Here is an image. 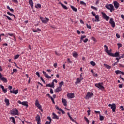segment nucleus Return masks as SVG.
<instances>
[{"label":"nucleus","mask_w":124,"mask_h":124,"mask_svg":"<svg viewBox=\"0 0 124 124\" xmlns=\"http://www.w3.org/2000/svg\"><path fill=\"white\" fill-rule=\"evenodd\" d=\"M36 8H41V5L40 4H37V5L35 6Z\"/></svg>","instance_id":"nucleus-34"},{"label":"nucleus","mask_w":124,"mask_h":124,"mask_svg":"<svg viewBox=\"0 0 124 124\" xmlns=\"http://www.w3.org/2000/svg\"><path fill=\"white\" fill-rule=\"evenodd\" d=\"M116 37H117L118 38H120V34L117 33L116 34Z\"/></svg>","instance_id":"nucleus-63"},{"label":"nucleus","mask_w":124,"mask_h":124,"mask_svg":"<svg viewBox=\"0 0 124 124\" xmlns=\"http://www.w3.org/2000/svg\"><path fill=\"white\" fill-rule=\"evenodd\" d=\"M36 121L37 122H38L39 121H41V119H40V116H39V115H37V116L36 117Z\"/></svg>","instance_id":"nucleus-25"},{"label":"nucleus","mask_w":124,"mask_h":124,"mask_svg":"<svg viewBox=\"0 0 124 124\" xmlns=\"http://www.w3.org/2000/svg\"><path fill=\"white\" fill-rule=\"evenodd\" d=\"M62 7L63 8H64V9H66V10H67L68 9V8H67V7H66V6L62 4Z\"/></svg>","instance_id":"nucleus-43"},{"label":"nucleus","mask_w":124,"mask_h":124,"mask_svg":"<svg viewBox=\"0 0 124 124\" xmlns=\"http://www.w3.org/2000/svg\"><path fill=\"white\" fill-rule=\"evenodd\" d=\"M102 85H103V83H99L95 84V87L98 88V89H100V90H103L104 89V87H103Z\"/></svg>","instance_id":"nucleus-5"},{"label":"nucleus","mask_w":124,"mask_h":124,"mask_svg":"<svg viewBox=\"0 0 124 124\" xmlns=\"http://www.w3.org/2000/svg\"><path fill=\"white\" fill-rule=\"evenodd\" d=\"M52 116L53 119H56L57 120H59V117L57 116V115L55 114V113H52Z\"/></svg>","instance_id":"nucleus-20"},{"label":"nucleus","mask_w":124,"mask_h":124,"mask_svg":"<svg viewBox=\"0 0 124 124\" xmlns=\"http://www.w3.org/2000/svg\"><path fill=\"white\" fill-rule=\"evenodd\" d=\"M62 103H63L64 106H67V101L65 99H62Z\"/></svg>","instance_id":"nucleus-19"},{"label":"nucleus","mask_w":124,"mask_h":124,"mask_svg":"<svg viewBox=\"0 0 124 124\" xmlns=\"http://www.w3.org/2000/svg\"><path fill=\"white\" fill-rule=\"evenodd\" d=\"M62 81H61L59 83V87L56 88L55 90V93H59L60 91H62Z\"/></svg>","instance_id":"nucleus-4"},{"label":"nucleus","mask_w":124,"mask_h":124,"mask_svg":"<svg viewBox=\"0 0 124 124\" xmlns=\"http://www.w3.org/2000/svg\"><path fill=\"white\" fill-rule=\"evenodd\" d=\"M8 35H10V36H14V35L13 34H11V33H8Z\"/></svg>","instance_id":"nucleus-62"},{"label":"nucleus","mask_w":124,"mask_h":124,"mask_svg":"<svg viewBox=\"0 0 124 124\" xmlns=\"http://www.w3.org/2000/svg\"><path fill=\"white\" fill-rule=\"evenodd\" d=\"M51 124V122H49V121H46L45 123V124Z\"/></svg>","instance_id":"nucleus-58"},{"label":"nucleus","mask_w":124,"mask_h":124,"mask_svg":"<svg viewBox=\"0 0 124 124\" xmlns=\"http://www.w3.org/2000/svg\"><path fill=\"white\" fill-rule=\"evenodd\" d=\"M109 24H110L111 27H112V28H115V27H116V24L115 23V21H114V19L111 18L110 19L109 21Z\"/></svg>","instance_id":"nucleus-11"},{"label":"nucleus","mask_w":124,"mask_h":124,"mask_svg":"<svg viewBox=\"0 0 124 124\" xmlns=\"http://www.w3.org/2000/svg\"><path fill=\"white\" fill-rule=\"evenodd\" d=\"M82 79L81 78H77V81L76 82V84H79V83H80L81 82V81H82Z\"/></svg>","instance_id":"nucleus-28"},{"label":"nucleus","mask_w":124,"mask_h":124,"mask_svg":"<svg viewBox=\"0 0 124 124\" xmlns=\"http://www.w3.org/2000/svg\"><path fill=\"white\" fill-rule=\"evenodd\" d=\"M102 14L103 15V19H105V20H106V21H109V20L110 19V17L107 16V15H106V14H105L103 12H102Z\"/></svg>","instance_id":"nucleus-9"},{"label":"nucleus","mask_w":124,"mask_h":124,"mask_svg":"<svg viewBox=\"0 0 124 124\" xmlns=\"http://www.w3.org/2000/svg\"><path fill=\"white\" fill-rule=\"evenodd\" d=\"M111 57H120V53L119 52H116L114 54L112 53Z\"/></svg>","instance_id":"nucleus-21"},{"label":"nucleus","mask_w":124,"mask_h":124,"mask_svg":"<svg viewBox=\"0 0 124 124\" xmlns=\"http://www.w3.org/2000/svg\"><path fill=\"white\" fill-rule=\"evenodd\" d=\"M73 56L74 57V58H77V57H78V53L76 52H73Z\"/></svg>","instance_id":"nucleus-26"},{"label":"nucleus","mask_w":124,"mask_h":124,"mask_svg":"<svg viewBox=\"0 0 124 124\" xmlns=\"http://www.w3.org/2000/svg\"><path fill=\"white\" fill-rule=\"evenodd\" d=\"M8 89H9V90H12V86L9 85L8 86Z\"/></svg>","instance_id":"nucleus-59"},{"label":"nucleus","mask_w":124,"mask_h":124,"mask_svg":"<svg viewBox=\"0 0 124 124\" xmlns=\"http://www.w3.org/2000/svg\"><path fill=\"white\" fill-rule=\"evenodd\" d=\"M91 72H92V73H93V75L94 76V74L95 73H94V72L93 71V70H91Z\"/></svg>","instance_id":"nucleus-57"},{"label":"nucleus","mask_w":124,"mask_h":124,"mask_svg":"<svg viewBox=\"0 0 124 124\" xmlns=\"http://www.w3.org/2000/svg\"><path fill=\"white\" fill-rule=\"evenodd\" d=\"M86 35H82L81 36V40H83V39H84V38H86Z\"/></svg>","instance_id":"nucleus-42"},{"label":"nucleus","mask_w":124,"mask_h":124,"mask_svg":"<svg viewBox=\"0 0 124 124\" xmlns=\"http://www.w3.org/2000/svg\"><path fill=\"white\" fill-rule=\"evenodd\" d=\"M43 73L45 76V77H46V78H47V79L51 78V76L48 75L47 73H46L44 71H43Z\"/></svg>","instance_id":"nucleus-14"},{"label":"nucleus","mask_w":124,"mask_h":124,"mask_svg":"<svg viewBox=\"0 0 124 124\" xmlns=\"http://www.w3.org/2000/svg\"><path fill=\"white\" fill-rule=\"evenodd\" d=\"M84 120L86 121V123H87L88 124H90V120H88L87 117H85Z\"/></svg>","instance_id":"nucleus-33"},{"label":"nucleus","mask_w":124,"mask_h":124,"mask_svg":"<svg viewBox=\"0 0 124 124\" xmlns=\"http://www.w3.org/2000/svg\"><path fill=\"white\" fill-rule=\"evenodd\" d=\"M3 16L4 17H6V18L8 19V20H9V21H12V19H11V18H10L9 16H6V15L4 14Z\"/></svg>","instance_id":"nucleus-29"},{"label":"nucleus","mask_w":124,"mask_h":124,"mask_svg":"<svg viewBox=\"0 0 124 124\" xmlns=\"http://www.w3.org/2000/svg\"><path fill=\"white\" fill-rule=\"evenodd\" d=\"M50 92L51 94H53V93H54V92L53 91L52 89H50Z\"/></svg>","instance_id":"nucleus-53"},{"label":"nucleus","mask_w":124,"mask_h":124,"mask_svg":"<svg viewBox=\"0 0 124 124\" xmlns=\"http://www.w3.org/2000/svg\"><path fill=\"white\" fill-rule=\"evenodd\" d=\"M11 114L12 115H14V116H16L18 115V111L17 108H14L12 111H11Z\"/></svg>","instance_id":"nucleus-3"},{"label":"nucleus","mask_w":124,"mask_h":124,"mask_svg":"<svg viewBox=\"0 0 124 124\" xmlns=\"http://www.w3.org/2000/svg\"><path fill=\"white\" fill-rule=\"evenodd\" d=\"M47 119L49 120V121H50L49 122H50V123H51V122H52V118H51V117L48 116Z\"/></svg>","instance_id":"nucleus-45"},{"label":"nucleus","mask_w":124,"mask_h":124,"mask_svg":"<svg viewBox=\"0 0 124 124\" xmlns=\"http://www.w3.org/2000/svg\"><path fill=\"white\" fill-rule=\"evenodd\" d=\"M109 107H111V109H112V112L113 113H115L116 112V108H117V107L116 106V104H109L108 105Z\"/></svg>","instance_id":"nucleus-2"},{"label":"nucleus","mask_w":124,"mask_h":124,"mask_svg":"<svg viewBox=\"0 0 124 124\" xmlns=\"http://www.w3.org/2000/svg\"><path fill=\"white\" fill-rule=\"evenodd\" d=\"M104 47L105 48H106L105 49V52L107 53L108 55H109V56H111L112 57V56H113V53L110 52V51L108 50V47L107 46H106V45H105Z\"/></svg>","instance_id":"nucleus-8"},{"label":"nucleus","mask_w":124,"mask_h":124,"mask_svg":"<svg viewBox=\"0 0 124 124\" xmlns=\"http://www.w3.org/2000/svg\"><path fill=\"white\" fill-rule=\"evenodd\" d=\"M19 57H20V55H17L15 57V59H18V58H19Z\"/></svg>","instance_id":"nucleus-55"},{"label":"nucleus","mask_w":124,"mask_h":124,"mask_svg":"<svg viewBox=\"0 0 124 124\" xmlns=\"http://www.w3.org/2000/svg\"><path fill=\"white\" fill-rule=\"evenodd\" d=\"M3 92L4 93H6V92H7V89H5L4 88L2 89Z\"/></svg>","instance_id":"nucleus-47"},{"label":"nucleus","mask_w":124,"mask_h":124,"mask_svg":"<svg viewBox=\"0 0 124 124\" xmlns=\"http://www.w3.org/2000/svg\"><path fill=\"white\" fill-rule=\"evenodd\" d=\"M121 72H122V71H121L118 70L115 71V73H116V74H120L121 73Z\"/></svg>","instance_id":"nucleus-37"},{"label":"nucleus","mask_w":124,"mask_h":124,"mask_svg":"<svg viewBox=\"0 0 124 124\" xmlns=\"http://www.w3.org/2000/svg\"><path fill=\"white\" fill-rule=\"evenodd\" d=\"M67 96L68 97V98H74V93H68V94H67Z\"/></svg>","instance_id":"nucleus-15"},{"label":"nucleus","mask_w":124,"mask_h":124,"mask_svg":"<svg viewBox=\"0 0 124 124\" xmlns=\"http://www.w3.org/2000/svg\"><path fill=\"white\" fill-rule=\"evenodd\" d=\"M0 79L1 81L4 82V83H7V79L4 78L1 74V73L0 72Z\"/></svg>","instance_id":"nucleus-7"},{"label":"nucleus","mask_w":124,"mask_h":124,"mask_svg":"<svg viewBox=\"0 0 124 124\" xmlns=\"http://www.w3.org/2000/svg\"><path fill=\"white\" fill-rule=\"evenodd\" d=\"M35 105H36V107L38 108V109L40 108L41 107V105L39 104V102L38 101V100H36L35 101Z\"/></svg>","instance_id":"nucleus-12"},{"label":"nucleus","mask_w":124,"mask_h":124,"mask_svg":"<svg viewBox=\"0 0 124 124\" xmlns=\"http://www.w3.org/2000/svg\"><path fill=\"white\" fill-rule=\"evenodd\" d=\"M29 3L31 7V8H33V2L32 1V0H29Z\"/></svg>","instance_id":"nucleus-16"},{"label":"nucleus","mask_w":124,"mask_h":124,"mask_svg":"<svg viewBox=\"0 0 124 124\" xmlns=\"http://www.w3.org/2000/svg\"><path fill=\"white\" fill-rule=\"evenodd\" d=\"M104 120V117L100 115V121H103Z\"/></svg>","instance_id":"nucleus-35"},{"label":"nucleus","mask_w":124,"mask_h":124,"mask_svg":"<svg viewBox=\"0 0 124 124\" xmlns=\"http://www.w3.org/2000/svg\"><path fill=\"white\" fill-rule=\"evenodd\" d=\"M51 86H52V88H55V83L53 81L51 83Z\"/></svg>","instance_id":"nucleus-54"},{"label":"nucleus","mask_w":124,"mask_h":124,"mask_svg":"<svg viewBox=\"0 0 124 124\" xmlns=\"http://www.w3.org/2000/svg\"><path fill=\"white\" fill-rule=\"evenodd\" d=\"M7 13L8 14V15H10V16H13V14L11 13L10 12H7Z\"/></svg>","instance_id":"nucleus-50"},{"label":"nucleus","mask_w":124,"mask_h":124,"mask_svg":"<svg viewBox=\"0 0 124 124\" xmlns=\"http://www.w3.org/2000/svg\"><path fill=\"white\" fill-rule=\"evenodd\" d=\"M15 3H18V0H12Z\"/></svg>","instance_id":"nucleus-49"},{"label":"nucleus","mask_w":124,"mask_h":124,"mask_svg":"<svg viewBox=\"0 0 124 124\" xmlns=\"http://www.w3.org/2000/svg\"><path fill=\"white\" fill-rule=\"evenodd\" d=\"M46 87H50V88H53V86H52V85L51 84H48L46 85Z\"/></svg>","instance_id":"nucleus-41"},{"label":"nucleus","mask_w":124,"mask_h":124,"mask_svg":"<svg viewBox=\"0 0 124 124\" xmlns=\"http://www.w3.org/2000/svg\"><path fill=\"white\" fill-rule=\"evenodd\" d=\"M36 75H37L38 77H40V74H39V72H36Z\"/></svg>","instance_id":"nucleus-48"},{"label":"nucleus","mask_w":124,"mask_h":124,"mask_svg":"<svg viewBox=\"0 0 124 124\" xmlns=\"http://www.w3.org/2000/svg\"><path fill=\"white\" fill-rule=\"evenodd\" d=\"M95 22H99V21H100V20L99 19V15H97L95 16Z\"/></svg>","instance_id":"nucleus-18"},{"label":"nucleus","mask_w":124,"mask_h":124,"mask_svg":"<svg viewBox=\"0 0 124 124\" xmlns=\"http://www.w3.org/2000/svg\"><path fill=\"white\" fill-rule=\"evenodd\" d=\"M104 66H105V67H106V68H107V69H111L112 68V67H111V66L107 65L106 64H104Z\"/></svg>","instance_id":"nucleus-23"},{"label":"nucleus","mask_w":124,"mask_h":124,"mask_svg":"<svg viewBox=\"0 0 124 124\" xmlns=\"http://www.w3.org/2000/svg\"><path fill=\"white\" fill-rule=\"evenodd\" d=\"M91 13H92V15H93V16H96V15L95 14L94 12H92Z\"/></svg>","instance_id":"nucleus-51"},{"label":"nucleus","mask_w":124,"mask_h":124,"mask_svg":"<svg viewBox=\"0 0 124 124\" xmlns=\"http://www.w3.org/2000/svg\"><path fill=\"white\" fill-rule=\"evenodd\" d=\"M13 72H17V70L16 69H14L13 70Z\"/></svg>","instance_id":"nucleus-61"},{"label":"nucleus","mask_w":124,"mask_h":124,"mask_svg":"<svg viewBox=\"0 0 124 124\" xmlns=\"http://www.w3.org/2000/svg\"><path fill=\"white\" fill-rule=\"evenodd\" d=\"M22 105H23L24 106H26V107L27 108L28 106V102H26V101L22 102Z\"/></svg>","instance_id":"nucleus-22"},{"label":"nucleus","mask_w":124,"mask_h":124,"mask_svg":"<svg viewBox=\"0 0 124 124\" xmlns=\"http://www.w3.org/2000/svg\"><path fill=\"white\" fill-rule=\"evenodd\" d=\"M113 4L116 9H118V8H119V7L120 6V4H119L116 1H114L113 2Z\"/></svg>","instance_id":"nucleus-13"},{"label":"nucleus","mask_w":124,"mask_h":124,"mask_svg":"<svg viewBox=\"0 0 124 124\" xmlns=\"http://www.w3.org/2000/svg\"><path fill=\"white\" fill-rule=\"evenodd\" d=\"M33 32H38V31H41V30L37 28L36 30H33Z\"/></svg>","instance_id":"nucleus-31"},{"label":"nucleus","mask_w":124,"mask_h":124,"mask_svg":"<svg viewBox=\"0 0 124 124\" xmlns=\"http://www.w3.org/2000/svg\"><path fill=\"white\" fill-rule=\"evenodd\" d=\"M40 20L42 21V23L44 24H47L48 22H49V19L47 17H45V18H43V17H40Z\"/></svg>","instance_id":"nucleus-6"},{"label":"nucleus","mask_w":124,"mask_h":124,"mask_svg":"<svg viewBox=\"0 0 124 124\" xmlns=\"http://www.w3.org/2000/svg\"><path fill=\"white\" fill-rule=\"evenodd\" d=\"M117 45L118 46V49L120 48L121 47H122V46H123V45H122V44H120V43H118Z\"/></svg>","instance_id":"nucleus-38"},{"label":"nucleus","mask_w":124,"mask_h":124,"mask_svg":"<svg viewBox=\"0 0 124 124\" xmlns=\"http://www.w3.org/2000/svg\"><path fill=\"white\" fill-rule=\"evenodd\" d=\"M88 40H89V39H88V38L85 39L84 40H83V42L86 43V42H88Z\"/></svg>","instance_id":"nucleus-56"},{"label":"nucleus","mask_w":124,"mask_h":124,"mask_svg":"<svg viewBox=\"0 0 124 124\" xmlns=\"http://www.w3.org/2000/svg\"><path fill=\"white\" fill-rule=\"evenodd\" d=\"M80 4H81L82 5H84V6H86V3H85L83 1H80Z\"/></svg>","instance_id":"nucleus-39"},{"label":"nucleus","mask_w":124,"mask_h":124,"mask_svg":"<svg viewBox=\"0 0 124 124\" xmlns=\"http://www.w3.org/2000/svg\"><path fill=\"white\" fill-rule=\"evenodd\" d=\"M91 8L92 9H94V10H96V11H97V8H96L95 7L93 6H91Z\"/></svg>","instance_id":"nucleus-40"},{"label":"nucleus","mask_w":124,"mask_h":124,"mask_svg":"<svg viewBox=\"0 0 124 124\" xmlns=\"http://www.w3.org/2000/svg\"><path fill=\"white\" fill-rule=\"evenodd\" d=\"M50 99H51V101H52L53 104H55V101L54 100V98L52 97H51Z\"/></svg>","instance_id":"nucleus-46"},{"label":"nucleus","mask_w":124,"mask_h":124,"mask_svg":"<svg viewBox=\"0 0 124 124\" xmlns=\"http://www.w3.org/2000/svg\"><path fill=\"white\" fill-rule=\"evenodd\" d=\"M93 95V93H91V92H87V94L85 97V99H89V98H91Z\"/></svg>","instance_id":"nucleus-10"},{"label":"nucleus","mask_w":124,"mask_h":124,"mask_svg":"<svg viewBox=\"0 0 124 124\" xmlns=\"http://www.w3.org/2000/svg\"><path fill=\"white\" fill-rule=\"evenodd\" d=\"M86 26L88 28V29H91V25H89L88 24H86Z\"/></svg>","instance_id":"nucleus-52"},{"label":"nucleus","mask_w":124,"mask_h":124,"mask_svg":"<svg viewBox=\"0 0 124 124\" xmlns=\"http://www.w3.org/2000/svg\"><path fill=\"white\" fill-rule=\"evenodd\" d=\"M0 87L2 89V90H3V89H4V87L2 85H0Z\"/></svg>","instance_id":"nucleus-60"},{"label":"nucleus","mask_w":124,"mask_h":124,"mask_svg":"<svg viewBox=\"0 0 124 124\" xmlns=\"http://www.w3.org/2000/svg\"><path fill=\"white\" fill-rule=\"evenodd\" d=\"M71 8L73 10V11H75V12H77V11H78L77 9H76V8L74 7V6H71Z\"/></svg>","instance_id":"nucleus-27"},{"label":"nucleus","mask_w":124,"mask_h":124,"mask_svg":"<svg viewBox=\"0 0 124 124\" xmlns=\"http://www.w3.org/2000/svg\"><path fill=\"white\" fill-rule=\"evenodd\" d=\"M106 8L107 9H108L109 10H110V12H113L114 10H115V8H114V6L112 4H107L105 6Z\"/></svg>","instance_id":"nucleus-1"},{"label":"nucleus","mask_w":124,"mask_h":124,"mask_svg":"<svg viewBox=\"0 0 124 124\" xmlns=\"http://www.w3.org/2000/svg\"><path fill=\"white\" fill-rule=\"evenodd\" d=\"M41 120L39 121H37V124H41V123H40Z\"/></svg>","instance_id":"nucleus-64"},{"label":"nucleus","mask_w":124,"mask_h":124,"mask_svg":"<svg viewBox=\"0 0 124 124\" xmlns=\"http://www.w3.org/2000/svg\"><path fill=\"white\" fill-rule=\"evenodd\" d=\"M18 90H16V91L14 90V92L13 93L14 94H17L18 93Z\"/></svg>","instance_id":"nucleus-36"},{"label":"nucleus","mask_w":124,"mask_h":124,"mask_svg":"<svg viewBox=\"0 0 124 124\" xmlns=\"http://www.w3.org/2000/svg\"><path fill=\"white\" fill-rule=\"evenodd\" d=\"M91 39H92V40H93V41H94L95 42H96V40L95 39V38H94V37H92L91 38Z\"/></svg>","instance_id":"nucleus-44"},{"label":"nucleus","mask_w":124,"mask_h":124,"mask_svg":"<svg viewBox=\"0 0 124 124\" xmlns=\"http://www.w3.org/2000/svg\"><path fill=\"white\" fill-rule=\"evenodd\" d=\"M55 108L57 111H59V112H61V113H62V108H60L58 106H55Z\"/></svg>","instance_id":"nucleus-17"},{"label":"nucleus","mask_w":124,"mask_h":124,"mask_svg":"<svg viewBox=\"0 0 124 124\" xmlns=\"http://www.w3.org/2000/svg\"><path fill=\"white\" fill-rule=\"evenodd\" d=\"M5 102L7 105V106H8V105H9L10 103H9V100H8L7 98H5Z\"/></svg>","instance_id":"nucleus-24"},{"label":"nucleus","mask_w":124,"mask_h":124,"mask_svg":"<svg viewBox=\"0 0 124 124\" xmlns=\"http://www.w3.org/2000/svg\"><path fill=\"white\" fill-rule=\"evenodd\" d=\"M10 119H11L12 122V123H13V124H16V122H15V119L14 118V117H11Z\"/></svg>","instance_id":"nucleus-30"},{"label":"nucleus","mask_w":124,"mask_h":124,"mask_svg":"<svg viewBox=\"0 0 124 124\" xmlns=\"http://www.w3.org/2000/svg\"><path fill=\"white\" fill-rule=\"evenodd\" d=\"M90 64L92 65V66H95V62L93 61H91L90 62Z\"/></svg>","instance_id":"nucleus-32"}]
</instances>
